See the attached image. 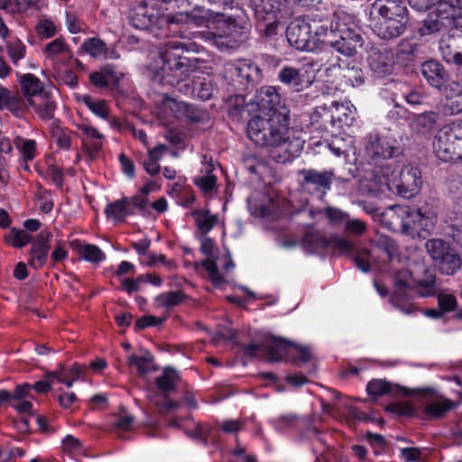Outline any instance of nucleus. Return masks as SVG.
Listing matches in <instances>:
<instances>
[{"label": "nucleus", "mask_w": 462, "mask_h": 462, "mask_svg": "<svg viewBox=\"0 0 462 462\" xmlns=\"http://www.w3.org/2000/svg\"><path fill=\"white\" fill-rule=\"evenodd\" d=\"M122 77V73L115 71L114 66L106 65L101 71H95L91 73L89 80L95 87L105 88L108 86L110 80L118 82Z\"/></svg>", "instance_id": "obj_33"}, {"label": "nucleus", "mask_w": 462, "mask_h": 462, "mask_svg": "<svg viewBox=\"0 0 462 462\" xmlns=\"http://www.w3.org/2000/svg\"><path fill=\"white\" fill-rule=\"evenodd\" d=\"M425 247L435 263L453 248L448 242L440 238L429 239L425 244Z\"/></svg>", "instance_id": "obj_41"}, {"label": "nucleus", "mask_w": 462, "mask_h": 462, "mask_svg": "<svg viewBox=\"0 0 462 462\" xmlns=\"http://www.w3.org/2000/svg\"><path fill=\"white\" fill-rule=\"evenodd\" d=\"M171 14H164L152 1H141L134 5L129 13L131 24L139 30H163V26L171 23Z\"/></svg>", "instance_id": "obj_7"}, {"label": "nucleus", "mask_w": 462, "mask_h": 462, "mask_svg": "<svg viewBox=\"0 0 462 462\" xmlns=\"http://www.w3.org/2000/svg\"><path fill=\"white\" fill-rule=\"evenodd\" d=\"M313 25L309 16L299 17L291 22L286 30V38L292 47L303 51L316 50V42L312 38Z\"/></svg>", "instance_id": "obj_13"}, {"label": "nucleus", "mask_w": 462, "mask_h": 462, "mask_svg": "<svg viewBox=\"0 0 462 462\" xmlns=\"http://www.w3.org/2000/svg\"><path fill=\"white\" fill-rule=\"evenodd\" d=\"M259 67L250 60L226 61L223 66V79L226 84L227 96H222L230 116H237L244 108L245 98L241 93L254 81L260 79Z\"/></svg>", "instance_id": "obj_4"}, {"label": "nucleus", "mask_w": 462, "mask_h": 462, "mask_svg": "<svg viewBox=\"0 0 462 462\" xmlns=\"http://www.w3.org/2000/svg\"><path fill=\"white\" fill-rule=\"evenodd\" d=\"M186 106L187 103L168 97H166L162 102L163 109L169 111L171 115L177 119H182Z\"/></svg>", "instance_id": "obj_54"}, {"label": "nucleus", "mask_w": 462, "mask_h": 462, "mask_svg": "<svg viewBox=\"0 0 462 462\" xmlns=\"http://www.w3.org/2000/svg\"><path fill=\"white\" fill-rule=\"evenodd\" d=\"M300 245L307 253L318 254L328 249L329 237H326L319 232L308 229L300 241Z\"/></svg>", "instance_id": "obj_28"}, {"label": "nucleus", "mask_w": 462, "mask_h": 462, "mask_svg": "<svg viewBox=\"0 0 462 462\" xmlns=\"http://www.w3.org/2000/svg\"><path fill=\"white\" fill-rule=\"evenodd\" d=\"M23 106V102L21 98L0 85V110H7L14 116H19Z\"/></svg>", "instance_id": "obj_35"}, {"label": "nucleus", "mask_w": 462, "mask_h": 462, "mask_svg": "<svg viewBox=\"0 0 462 462\" xmlns=\"http://www.w3.org/2000/svg\"><path fill=\"white\" fill-rule=\"evenodd\" d=\"M208 15L204 10H196L189 12L188 10L176 12L171 15V23L172 24H193L197 27L206 25L208 23Z\"/></svg>", "instance_id": "obj_29"}, {"label": "nucleus", "mask_w": 462, "mask_h": 462, "mask_svg": "<svg viewBox=\"0 0 462 462\" xmlns=\"http://www.w3.org/2000/svg\"><path fill=\"white\" fill-rule=\"evenodd\" d=\"M385 411L393 413L397 416L411 418L415 417L417 414V411L415 406L409 402H390L385 408Z\"/></svg>", "instance_id": "obj_48"}, {"label": "nucleus", "mask_w": 462, "mask_h": 462, "mask_svg": "<svg viewBox=\"0 0 462 462\" xmlns=\"http://www.w3.org/2000/svg\"><path fill=\"white\" fill-rule=\"evenodd\" d=\"M356 109L350 100L333 101L329 107L320 106L310 115L311 125L315 126L319 122L326 127V132L319 140L310 144H331L334 143H354L350 128L355 121Z\"/></svg>", "instance_id": "obj_3"}, {"label": "nucleus", "mask_w": 462, "mask_h": 462, "mask_svg": "<svg viewBox=\"0 0 462 462\" xmlns=\"http://www.w3.org/2000/svg\"><path fill=\"white\" fill-rule=\"evenodd\" d=\"M35 111L42 119H50L53 117L55 111V103L49 98H42L39 105H34Z\"/></svg>", "instance_id": "obj_62"}, {"label": "nucleus", "mask_w": 462, "mask_h": 462, "mask_svg": "<svg viewBox=\"0 0 462 462\" xmlns=\"http://www.w3.org/2000/svg\"><path fill=\"white\" fill-rule=\"evenodd\" d=\"M457 406L456 402L443 395H439L437 401L427 403L423 410V414L428 420L442 419Z\"/></svg>", "instance_id": "obj_26"}, {"label": "nucleus", "mask_w": 462, "mask_h": 462, "mask_svg": "<svg viewBox=\"0 0 462 462\" xmlns=\"http://www.w3.org/2000/svg\"><path fill=\"white\" fill-rule=\"evenodd\" d=\"M82 50L90 57L97 60H118L120 54L115 44H106L105 41L97 37L88 38L84 41Z\"/></svg>", "instance_id": "obj_20"}, {"label": "nucleus", "mask_w": 462, "mask_h": 462, "mask_svg": "<svg viewBox=\"0 0 462 462\" xmlns=\"http://www.w3.org/2000/svg\"><path fill=\"white\" fill-rule=\"evenodd\" d=\"M434 153L442 162L457 163L462 162V146H438L434 150Z\"/></svg>", "instance_id": "obj_42"}, {"label": "nucleus", "mask_w": 462, "mask_h": 462, "mask_svg": "<svg viewBox=\"0 0 462 462\" xmlns=\"http://www.w3.org/2000/svg\"><path fill=\"white\" fill-rule=\"evenodd\" d=\"M293 346L288 339L270 336L264 344V355L270 362H280L286 358L289 350Z\"/></svg>", "instance_id": "obj_24"}, {"label": "nucleus", "mask_w": 462, "mask_h": 462, "mask_svg": "<svg viewBox=\"0 0 462 462\" xmlns=\"http://www.w3.org/2000/svg\"><path fill=\"white\" fill-rule=\"evenodd\" d=\"M443 116L462 113V79L453 80L445 88V98L439 104Z\"/></svg>", "instance_id": "obj_19"}, {"label": "nucleus", "mask_w": 462, "mask_h": 462, "mask_svg": "<svg viewBox=\"0 0 462 462\" xmlns=\"http://www.w3.org/2000/svg\"><path fill=\"white\" fill-rule=\"evenodd\" d=\"M299 174L302 176V186L305 189L313 187L315 190H329L332 184L333 173L324 171L319 172L314 169H302L299 171Z\"/></svg>", "instance_id": "obj_23"}, {"label": "nucleus", "mask_w": 462, "mask_h": 462, "mask_svg": "<svg viewBox=\"0 0 462 462\" xmlns=\"http://www.w3.org/2000/svg\"><path fill=\"white\" fill-rule=\"evenodd\" d=\"M248 6L254 12L257 23L265 24L268 34L277 24L291 15L287 0H246Z\"/></svg>", "instance_id": "obj_8"}, {"label": "nucleus", "mask_w": 462, "mask_h": 462, "mask_svg": "<svg viewBox=\"0 0 462 462\" xmlns=\"http://www.w3.org/2000/svg\"><path fill=\"white\" fill-rule=\"evenodd\" d=\"M329 249H331L338 256L351 257L357 248L351 241L337 236L333 235L329 236Z\"/></svg>", "instance_id": "obj_39"}, {"label": "nucleus", "mask_w": 462, "mask_h": 462, "mask_svg": "<svg viewBox=\"0 0 462 462\" xmlns=\"http://www.w3.org/2000/svg\"><path fill=\"white\" fill-rule=\"evenodd\" d=\"M34 399L32 393L31 383H23L17 384L13 392L6 389L0 390V403H5L7 401H21L27 399Z\"/></svg>", "instance_id": "obj_36"}, {"label": "nucleus", "mask_w": 462, "mask_h": 462, "mask_svg": "<svg viewBox=\"0 0 462 462\" xmlns=\"http://www.w3.org/2000/svg\"><path fill=\"white\" fill-rule=\"evenodd\" d=\"M182 119H187L192 123H207L209 119V115L206 110L199 109L193 105L187 103L185 113Z\"/></svg>", "instance_id": "obj_56"}, {"label": "nucleus", "mask_w": 462, "mask_h": 462, "mask_svg": "<svg viewBox=\"0 0 462 462\" xmlns=\"http://www.w3.org/2000/svg\"><path fill=\"white\" fill-rule=\"evenodd\" d=\"M52 237L50 230H42L30 242L28 265L33 270H41L46 264Z\"/></svg>", "instance_id": "obj_15"}, {"label": "nucleus", "mask_w": 462, "mask_h": 462, "mask_svg": "<svg viewBox=\"0 0 462 462\" xmlns=\"http://www.w3.org/2000/svg\"><path fill=\"white\" fill-rule=\"evenodd\" d=\"M166 318L156 317L152 315H144L138 318L134 324V331L138 332L150 327H157L162 325Z\"/></svg>", "instance_id": "obj_58"}, {"label": "nucleus", "mask_w": 462, "mask_h": 462, "mask_svg": "<svg viewBox=\"0 0 462 462\" xmlns=\"http://www.w3.org/2000/svg\"><path fill=\"white\" fill-rule=\"evenodd\" d=\"M189 296L182 291H170L157 296L156 301L159 305L167 309L180 305Z\"/></svg>", "instance_id": "obj_44"}, {"label": "nucleus", "mask_w": 462, "mask_h": 462, "mask_svg": "<svg viewBox=\"0 0 462 462\" xmlns=\"http://www.w3.org/2000/svg\"><path fill=\"white\" fill-rule=\"evenodd\" d=\"M247 39V32L235 23H226L221 32L213 34V44L220 51L238 48Z\"/></svg>", "instance_id": "obj_18"}, {"label": "nucleus", "mask_w": 462, "mask_h": 462, "mask_svg": "<svg viewBox=\"0 0 462 462\" xmlns=\"http://www.w3.org/2000/svg\"><path fill=\"white\" fill-rule=\"evenodd\" d=\"M69 245L79 257L87 262L99 263L106 259V254L96 245L83 244L80 239H73Z\"/></svg>", "instance_id": "obj_25"}, {"label": "nucleus", "mask_w": 462, "mask_h": 462, "mask_svg": "<svg viewBox=\"0 0 462 462\" xmlns=\"http://www.w3.org/2000/svg\"><path fill=\"white\" fill-rule=\"evenodd\" d=\"M312 38L316 42V49L319 48L321 42V38L325 37L330 32V23L319 21V23L313 21Z\"/></svg>", "instance_id": "obj_63"}, {"label": "nucleus", "mask_w": 462, "mask_h": 462, "mask_svg": "<svg viewBox=\"0 0 462 462\" xmlns=\"http://www.w3.org/2000/svg\"><path fill=\"white\" fill-rule=\"evenodd\" d=\"M265 153L276 163H287L300 156L303 146H262Z\"/></svg>", "instance_id": "obj_27"}, {"label": "nucleus", "mask_w": 462, "mask_h": 462, "mask_svg": "<svg viewBox=\"0 0 462 462\" xmlns=\"http://www.w3.org/2000/svg\"><path fill=\"white\" fill-rule=\"evenodd\" d=\"M339 39L331 41L329 42L330 47L337 53L342 54L345 57H353L356 53V45L362 44V41H354L350 38H346L344 35L338 34Z\"/></svg>", "instance_id": "obj_40"}, {"label": "nucleus", "mask_w": 462, "mask_h": 462, "mask_svg": "<svg viewBox=\"0 0 462 462\" xmlns=\"http://www.w3.org/2000/svg\"><path fill=\"white\" fill-rule=\"evenodd\" d=\"M439 144H454L462 142V123H452L439 129L435 136Z\"/></svg>", "instance_id": "obj_30"}, {"label": "nucleus", "mask_w": 462, "mask_h": 462, "mask_svg": "<svg viewBox=\"0 0 462 462\" xmlns=\"http://www.w3.org/2000/svg\"><path fill=\"white\" fill-rule=\"evenodd\" d=\"M366 393L372 401H377L385 395L391 396H431L436 394L434 387H421L410 389L397 383H393L386 379H372L365 387Z\"/></svg>", "instance_id": "obj_12"}, {"label": "nucleus", "mask_w": 462, "mask_h": 462, "mask_svg": "<svg viewBox=\"0 0 462 462\" xmlns=\"http://www.w3.org/2000/svg\"><path fill=\"white\" fill-rule=\"evenodd\" d=\"M21 85L23 96L26 97L30 106H34L32 97L38 96L42 91L41 80L32 74H25L22 77Z\"/></svg>", "instance_id": "obj_37"}, {"label": "nucleus", "mask_w": 462, "mask_h": 462, "mask_svg": "<svg viewBox=\"0 0 462 462\" xmlns=\"http://www.w3.org/2000/svg\"><path fill=\"white\" fill-rule=\"evenodd\" d=\"M438 307L446 314L452 312L457 308V298L453 294L440 293L437 297Z\"/></svg>", "instance_id": "obj_59"}, {"label": "nucleus", "mask_w": 462, "mask_h": 462, "mask_svg": "<svg viewBox=\"0 0 462 462\" xmlns=\"http://www.w3.org/2000/svg\"><path fill=\"white\" fill-rule=\"evenodd\" d=\"M198 229L202 235L206 236L217 224V215L210 214L209 210L194 209L190 212Z\"/></svg>", "instance_id": "obj_32"}, {"label": "nucleus", "mask_w": 462, "mask_h": 462, "mask_svg": "<svg viewBox=\"0 0 462 462\" xmlns=\"http://www.w3.org/2000/svg\"><path fill=\"white\" fill-rule=\"evenodd\" d=\"M300 420L295 415H282L273 421L277 431L283 432L289 430H297L300 427Z\"/></svg>", "instance_id": "obj_52"}, {"label": "nucleus", "mask_w": 462, "mask_h": 462, "mask_svg": "<svg viewBox=\"0 0 462 462\" xmlns=\"http://www.w3.org/2000/svg\"><path fill=\"white\" fill-rule=\"evenodd\" d=\"M32 237L33 236L25 230L11 227L9 232L5 236V240L13 247L23 248L32 241Z\"/></svg>", "instance_id": "obj_45"}, {"label": "nucleus", "mask_w": 462, "mask_h": 462, "mask_svg": "<svg viewBox=\"0 0 462 462\" xmlns=\"http://www.w3.org/2000/svg\"><path fill=\"white\" fill-rule=\"evenodd\" d=\"M439 51L447 63L462 66V52L457 50L453 40L450 38L439 41Z\"/></svg>", "instance_id": "obj_34"}, {"label": "nucleus", "mask_w": 462, "mask_h": 462, "mask_svg": "<svg viewBox=\"0 0 462 462\" xmlns=\"http://www.w3.org/2000/svg\"><path fill=\"white\" fill-rule=\"evenodd\" d=\"M366 230V225L360 219H349L348 217L345 221L344 231L346 234L361 236Z\"/></svg>", "instance_id": "obj_64"}, {"label": "nucleus", "mask_w": 462, "mask_h": 462, "mask_svg": "<svg viewBox=\"0 0 462 462\" xmlns=\"http://www.w3.org/2000/svg\"><path fill=\"white\" fill-rule=\"evenodd\" d=\"M370 254V251L366 248H356L350 259L358 270L369 273L371 271Z\"/></svg>", "instance_id": "obj_50"}, {"label": "nucleus", "mask_w": 462, "mask_h": 462, "mask_svg": "<svg viewBox=\"0 0 462 462\" xmlns=\"http://www.w3.org/2000/svg\"><path fill=\"white\" fill-rule=\"evenodd\" d=\"M278 79L297 92L309 88L312 83L311 77H305L303 71L291 66H283L280 69Z\"/></svg>", "instance_id": "obj_21"}, {"label": "nucleus", "mask_w": 462, "mask_h": 462, "mask_svg": "<svg viewBox=\"0 0 462 462\" xmlns=\"http://www.w3.org/2000/svg\"><path fill=\"white\" fill-rule=\"evenodd\" d=\"M402 217L401 226L404 234L421 236V232L430 233L434 229L436 216L427 207L402 206L398 209Z\"/></svg>", "instance_id": "obj_9"}, {"label": "nucleus", "mask_w": 462, "mask_h": 462, "mask_svg": "<svg viewBox=\"0 0 462 462\" xmlns=\"http://www.w3.org/2000/svg\"><path fill=\"white\" fill-rule=\"evenodd\" d=\"M67 51L68 47L64 41L60 38H58L46 44L43 52L47 58L54 59L57 56L65 53Z\"/></svg>", "instance_id": "obj_57"}, {"label": "nucleus", "mask_w": 462, "mask_h": 462, "mask_svg": "<svg viewBox=\"0 0 462 462\" xmlns=\"http://www.w3.org/2000/svg\"><path fill=\"white\" fill-rule=\"evenodd\" d=\"M441 116L443 115L442 112L439 111L438 104L435 110L418 115L415 123L422 130L430 131L435 127L437 123L440 120Z\"/></svg>", "instance_id": "obj_46"}, {"label": "nucleus", "mask_w": 462, "mask_h": 462, "mask_svg": "<svg viewBox=\"0 0 462 462\" xmlns=\"http://www.w3.org/2000/svg\"><path fill=\"white\" fill-rule=\"evenodd\" d=\"M6 51L14 65H18V62L24 59L26 53V47L20 40L6 42Z\"/></svg>", "instance_id": "obj_53"}, {"label": "nucleus", "mask_w": 462, "mask_h": 462, "mask_svg": "<svg viewBox=\"0 0 462 462\" xmlns=\"http://www.w3.org/2000/svg\"><path fill=\"white\" fill-rule=\"evenodd\" d=\"M420 70L428 84L437 89H441L448 79V74L443 65L435 60L424 61Z\"/></svg>", "instance_id": "obj_22"}, {"label": "nucleus", "mask_w": 462, "mask_h": 462, "mask_svg": "<svg viewBox=\"0 0 462 462\" xmlns=\"http://www.w3.org/2000/svg\"><path fill=\"white\" fill-rule=\"evenodd\" d=\"M153 357L147 353L145 356L132 355L128 357L129 366L136 367L140 374H145L150 371V364L152 362Z\"/></svg>", "instance_id": "obj_55"}, {"label": "nucleus", "mask_w": 462, "mask_h": 462, "mask_svg": "<svg viewBox=\"0 0 462 462\" xmlns=\"http://www.w3.org/2000/svg\"><path fill=\"white\" fill-rule=\"evenodd\" d=\"M330 33L341 34L354 41H362L363 38L359 32V21L353 14L344 10H337L333 14L330 22Z\"/></svg>", "instance_id": "obj_16"}, {"label": "nucleus", "mask_w": 462, "mask_h": 462, "mask_svg": "<svg viewBox=\"0 0 462 462\" xmlns=\"http://www.w3.org/2000/svg\"><path fill=\"white\" fill-rule=\"evenodd\" d=\"M407 22V8L402 0H376L371 6L370 26L380 39L401 36Z\"/></svg>", "instance_id": "obj_5"}, {"label": "nucleus", "mask_w": 462, "mask_h": 462, "mask_svg": "<svg viewBox=\"0 0 462 462\" xmlns=\"http://www.w3.org/2000/svg\"><path fill=\"white\" fill-rule=\"evenodd\" d=\"M349 415L352 419L357 421L373 423L378 425L381 429L384 428L385 420L383 417L376 416L374 411H364L358 408H352L349 411Z\"/></svg>", "instance_id": "obj_47"}, {"label": "nucleus", "mask_w": 462, "mask_h": 462, "mask_svg": "<svg viewBox=\"0 0 462 462\" xmlns=\"http://www.w3.org/2000/svg\"><path fill=\"white\" fill-rule=\"evenodd\" d=\"M411 279V273L408 270H401L396 273L394 276L395 291L393 295V300H395L402 292L411 289L410 280Z\"/></svg>", "instance_id": "obj_49"}, {"label": "nucleus", "mask_w": 462, "mask_h": 462, "mask_svg": "<svg viewBox=\"0 0 462 462\" xmlns=\"http://www.w3.org/2000/svg\"><path fill=\"white\" fill-rule=\"evenodd\" d=\"M62 449L65 453L79 455L83 450V445L79 439L68 434L62 439Z\"/></svg>", "instance_id": "obj_61"}, {"label": "nucleus", "mask_w": 462, "mask_h": 462, "mask_svg": "<svg viewBox=\"0 0 462 462\" xmlns=\"http://www.w3.org/2000/svg\"><path fill=\"white\" fill-rule=\"evenodd\" d=\"M193 184L196 185L205 196L212 194L216 189L217 176L211 173L197 176L193 178Z\"/></svg>", "instance_id": "obj_51"}, {"label": "nucleus", "mask_w": 462, "mask_h": 462, "mask_svg": "<svg viewBox=\"0 0 462 462\" xmlns=\"http://www.w3.org/2000/svg\"><path fill=\"white\" fill-rule=\"evenodd\" d=\"M421 185V171L413 164L404 165L396 177L387 179L386 182L390 191L404 199H410L418 194Z\"/></svg>", "instance_id": "obj_11"}, {"label": "nucleus", "mask_w": 462, "mask_h": 462, "mask_svg": "<svg viewBox=\"0 0 462 462\" xmlns=\"http://www.w3.org/2000/svg\"><path fill=\"white\" fill-rule=\"evenodd\" d=\"M148 205L147 198L139 195L123 196L113 202H108L104 209V214L107 220H112L115 224L124 223L128 217L135 215V210H138L144 217H149L151 211L148 209Z\"/></svg>", "instance_id": "obj_10"}, {"label": "nucleus", "mask_w": 462, "mask_h": 462, "mask_svg": "<svg viewBox=\"0 0 462 462\" xmlns=\"http://www.w3.org/2000/svg\"><path fill=\"white\" fill-rule=\"evenodd\" d=\"M345 68L348 69L346 60L329 51H321L316 56L307 58L302 66L305 77H311L312 81L321 70H324L325 74L329 77L335 70H341Z\"/></svg>", "instance_id": "obj_14"}, {"label": "nucleus", "mask_w": 462, "mask_h": 462, "mask_svg": "<svg viewBox=\"0 0 462 462\" xmlns=\"http://www.w3.org/2000/svg\"><path fill=\"white\" fill-rule=\"evenodd\" d=\"M178 380L176 370L167 366L163 369L162 374L155 379V384L160 391L169 393L175 391Z\"/></svg>", "instance_id": "obj_38"}, {"label": "nucleus", "mask_w": 462, "mask_h": 462, "mask_svg": "<svg viewBox=\"0 0 462 462\" xmlns=\"http://www.w3.org/2000/svg\"><path fill=\"white\" fill-rule=\"evenodd\" d=\"M196 45L178 39L170 40L149 65L153 79L163 85L177 88L185 96L207 101L213 97L216 88L209 78H198L192 84L186 80L196 69V59L183 56L184 52L195 51Z\"/></svg>", "instance_id": "obj_2"}, {"label": "nucleus", "mask_w": 462, "mask_h": 462, "mask_svg": "<svg viewBox=\"0 0 462 462\" xmlns=\"http://www.w3.org/2000/svg\"><path fill=\"white\" fill-rule=\"evenodd\" d=\"M80 101L97 117L104 120L108 118L110 111L105 100L93 98L89 95H84L80 97Z\"/></svg>", "instance_id": "obj_43"}, {"label": "nucleus", "mask_w": 462, "mask_h": 462, "mask_svg": "<svg viewBox=\"0 0 462 462\" xmlns=\"http://www.w3.org/2000/svg\"><path fill=\"white\" fill-rule=\"evenodd\" d=\"M367 62L373 72L378 77L391 74L394 64L393 51L383 46H368L366 49Z\"/></svg>", "instance_id": "obj_17"}, {"label": "nucleus", "mask_w": 462, "mask_h": 462, "mask_svg": "<svg viewBox=\"0 0 462 462\" xmlns=\"http://www.w3.org/2000/svg\"><path fill=\"white\" fill-rule=\"evenodd\" d=\"M440 273L446 275L455 274L461 267L462 261L456 249L452 248L436 263Z\"/></svg>", "instance_id": "obj_31"}, {"label": "nucleus", "mask_w": 462, "mask_h": 462, "mask_svg": "<svg viewBox=\"0 0 462 462\" xmlns=\"http://www.w3.org/2000/svg\"><path fill=\"white\" fill-rule=\"evenodd\" d=\"M251 119L247 136L254 144H305L309 134L289 127L290 110L276 87L263 86L256 90L247 105Z\"/></svg>", "instance_id": "obj_1"}, {"label": "nucleus", "mask_w": 462, "mask_h": 462, "mask_svg": "<svg viewBox=\"0 0 462 462\" xmlns=\"http://www.w3.org/2000/svg\"><path fill=\"white\" fill-rule=\"evenodd\" d=\"M425 19L418 29L420 36H429L439 32H448L454 28L459 30L458 15L455 5L448 0H438L429 9Z\"/></svg>", "instance_id": "obj_6"}, {"label": "nucleus", "mask_w": 462, "mask_h": 462, "mask_svg": "<svg viewBox=\"0 0 462 462\" xmlns=\"http://www.w3.org/2000/svg\"><path fill=\"white\" fill-rule=\"evenodd\" d=\"M36 31L42 38L49 39L56 34L58 27L53 21L45 18L38 22Z\"/></svg>", "instance_id": "obj_60"}]
</instances>
